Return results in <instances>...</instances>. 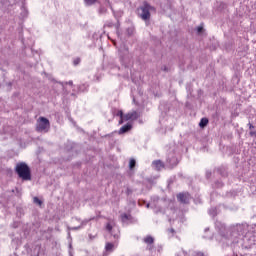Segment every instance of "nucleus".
Returning a JSON list of instances; mask_svg holds the SVG:
<instances>
[{
  "label": "nucleus",
  "instance_id": "obj_20",
  "mask_svg": "<svg viewBox=\"0 0 256 256\" xmlns=\"http://www.w3.org/2000/svg\"><path fill=\"white\" fill-rule=\"evenodd\" d=\"M170 233H175V230H173V229H170Z\"/></svg>",
  "mask_w": 256,
  "mask_h": 256
},
{
  "label": "nucleus",
  "instance_id": "obj_13",
  "mask_svg": "<svg viewBox=\"0 0 256 256\" xmlns=\"http://www.w3.org/2000/svg\"><path fill=\"white\" fill-rule=\"evenodd\" d=\"M121 219H122L123 223H126V221H129L131 219V215H129V214H122L121 215Z\"/></svg>",
  "mask_w": 256,
  "mask_h": 256
},
{
  "label": "nucleus",
  "instance_id": "obj_2",
  "mask_svg": "<svg viewBox=\"0 0 256 256\" xmlns=\"http://www.w3.org/2000/svg\"><path fill=\"white\" fill-rule=\"evenodd\" d=\"M16 172L19 177L24 181H29L31 179V172L29 171V166L25 163H19L16 165Z\"/></svg>",
  "mask_w": 256,
  "mask_h": 256
},
{
  "label": "nucleus",
  "instance_id": "obj_7",
  "mask_svg": "<svg viewBox=\"0 0 256 256\" xmlns=\"http://www.w3.org/2000/svg\"><path fill=\"white\" fill-rule=\"evenodd\" d=\"M177 199L178 201H180V203H189V199H191V196L189 195V193H180L177 195Z\"/></svg>",
  "mask_w": 256,
  "mask_h": 256
},
{
  "label": "nucleus",
  "instance_id": "obj_14",
  "mask_svg": "<svg viewBox=\"0 0 256 256\" xmlns=\"http://www.w3.org/2000/svg\"><path fill=\"white\" fill-rule=\"evenodd\" d=\"M84 225H87V220L82 221L80 226L72 227L71 229H72V231H75L77 229H83Z\"/></svg>",
  "mask_w": 256,
  "mask_h": 256
},
{
  "label": "nucleus",
  "instance_id": "obj_15",
  "mask_svg": "<svg viewBox=\"0 0 256 256\" xmlns=\"http://www.w3.org/2000/svg\"><path fill=\"white\" fill-rule=\"evenodd\" d=\"M207 123H209V120L207 118H202L199 125L200 127H206Z\"/></svg>",
  "mask_w": 256,
  "mask_h": 256
},
{
  "label": "nucleus",
  "instance_id": "obj_16",
  "mask_svg": "<svg viewBox=\"0 0 256 256\" xmlns=\"http://www.w3.org/2000/svg\"><path fill=\"white\" fill-rule=\"evenodd\" d=\"M135 159H131L130 162H129V167L130 169H133L135 167Z\"/></svg>",
  "mask_w": 256,
  "mask_h": 256
},
{
  "label": "nucleus",
  "instance_id": "obj_9",
  "mask_svg": "<svg viewBox=\"0 0 256 256\" xmlns=\"http://www.w3.org/2000/svg\"><path fill=\"white\" fill-rule=\"evenodd\" d=\"M154 169H157V171H161L163 169V162L156 160L152 163Z\"/></svg>",
  "mask_w": 256,
  "mask_h": 256
},
{
  "label": "nucleus",
  "instance_id": "obj_10",
  "mask_svg": "<svg viewBox=\"0 0 256 256\" xmlns=\"http://www.w3.org/2000/svg\"><path fill=\"white\" fill-rule=\"evenodd\" d=\"M97 3H99V0H84L86 7H91Z\"/></svg>",
  "mask_w": 256,
  "mask_h": 256
},
{
  "label": "nucleus",
  "instance_id": "obj_22",
  "mask_svg": "<svg viewBox=\"0 0 256 256\" xmlns=\"http://www.w3.org/2000/svg\"><path fill=\"white\" fill-rule=\"evenodd\" d=\"M147 207H149V204H147Z\"/></svg>",
  "mask_w": 256,
  "mask_h": 256
},
{
  "label": "nucleus",
  "instance_id": "obj_18",
  "mask_svg": "<svg viewBox=\"0 0 256 256\" xmlns=\"http://www.w3.org/2000/svg\"><path fill=\"white\" fill-rule=\"evenodd\" d=\"M197 31H198V33H203V28H202L201 26H199V27L197 28Z\"/></svg>",
  "mask_w": 256,
  "mask_h": 256
},
{
  "label": "nucleus",
  "instance_id": "obj_19",
  "mask_svg": "<svg viewBox=\"0 0 256 256\" xmlns=\"http://www.w3.org/2000/svg\"><path fill=\"white\" fill-rule=\"evenodd\" d=\"M79 63V60L74 61V64L77 65Z\"/></svg>",
  "mask_w": 256,
  "mask_h": 256
},
{
  "label": "nucleus",
  "instance_id": "obj_12",
  "mask_svg": "<svg viewBox=\"0 0 256 256\" xmlns=\"http://www.w3.org/2000/svg\"><path fill=\"white\" fill-rule=\"evenodd\" d=\"M167 162L169 163L170 167H175V165H177V158L173 157L172 159H168Z\"/></svg>",
  "mask_w": 256,
  "mask_h": 256
},
{
  "label": "nucleus",
  "instance_id": "obj_11",
  "mask_svg": "<svg viewBox=\"0 0 256 256\" xmlns=\"http://www.w3.org/2000/svg\"><path fill=\"white\" fill-rule=\"evenodd\" d=\"M153 241H154V239L151 236H146L144 238V243H146V245H153Z\"/></svg>",
  "mask_w": 256,
  "mask_h": 256
},
{
  "label": "nucleus",
  "instance_id": "obj_4",
  "mask_svg": "<svg viewBox=\"0 0 256 256\" xmlns=\"http://www.w3.org/2000/svg\"><path fill=\"white\" fill-rule=\"evenodd\" d=\"M49 127H51V124L49 123V120L45 117H40L37 121V131H40V133H47L49 131Z\"/></svg>",
  "mask_w": 256,
  "mask_h": 256
},
{
  "label": "nucleus",
  "instance_id": "obj_8",
  "mask_svg": "<svg viewBox=\"0 0 256 256\" xmlns=\"http://www.w3.org/2000/svg\"><path fill=\"white\" fill-rule=\"evenodd\" d=\"M117 249V243L107 242L105 245V253H113Z\"/></svg>",
  "mask_w": 256,
  "mask_h": 256
},
{
  "label": "nucleus",
  "instance_id": "obj_17",
  "mask_svg": "<svg viewBox=\"0 0 256 256\" xmlns=\"http://www.w3.org/2000/svg\"><path fill=\"white\" fill-rule=\"evenodd\" d=\"M34 203H36L37 205H41V200H39V198L34 197Z\"/></svg>",
  "mask_w": 256,
  "mask_h": 256
},
{
  "label": "nucleus",
  "instance_id": "obj_6",
  "mask_svg": "<svg viewBox=\"0 0 256 256\" xmlns=\"http://www.w3.org/2000/svg\"><path fill=\"white\" fill-rule=\"evenodd\" d=\"M131 129H133V124L128 122L127 124H125L124 126H122L119 129L118 134L119 135H124V133H129V131H131Z\"/></svg>",
  "mask_w": 256,
  "mask_h": 256
},
{
  "label": "nucleus",
  "instance_id": "obj_5",
  "mask_svg": "<svg viewBox=\"0 0 256 256\" xmlns=\"http://www.w3.org/2000/svg\"><path fill=\"white\" fill-rule=\"evenodd\" d=\"M106 231L113 235L114 239H119V227H117L114 221H110L106 225Z\"/></svg>",
  "mask_w": 256,
  "mask_h": 256
},
{
  "label": "nucleus",
  "instance_id": "obj_3",
  "mask_svg": "<svg viewBox=\"0 0 256 256\" xmlns=\"http://www.w3.org/2000/svg\"><path fill=\"white\" fill-rule=\"evenodd\" d=\"M151 11H155V8L149 4H144L138 9V15L143 19V21H147V19H150L151 17Z\"/></svg>",
  "mask_w": 256,
  "mask_h": 256
},
{
  "label": "nucleus",
  "instance_id": "obj_21",
  "mask_svg": "<svg viewBox=\"0 0 256 256\" xmlns=\"http://www.w3.org/2000/svg\"><path fill=\"white\" fill-rule=\"evenodd\" d=\"M68 84H69V85H73V82H72V81H70V82H68Z\"/></svg>",
  "mask_w": 256,
  "mask_h": 256
},
{
  "label": "nucleus",
  "instance_id": "obj_1",
  "mask_svg": "<svg viewBox=\"0 0 256 256\" xmlns=\"http://www.w3.org/2000/svg\"><path fill=\"white\" fill-rule=\"evenodd\" d=\"M117 116L120 117V120H119L120 125L122 123H125L126 121L133 123V121H136V119H139V113L137 111H132L124 115L122 110H118Z\"/></svg>",
  "mask_w": 256,
  "mask_h": 256
}]
</instances>
